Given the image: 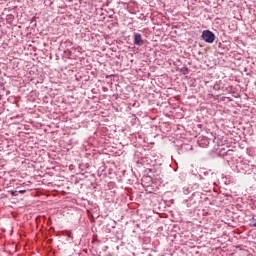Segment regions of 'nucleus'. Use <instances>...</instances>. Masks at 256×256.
Listing matches in <instances>:
<instances>
[{
  "label": "nucleus",
  "instance_id": "obj_1",
  "mask_svg": "<svg viewBox=\"0 0 256 256\" xmlns=\"http://www.w3.org/2000/svg\"><path fill=\"white\" fill-rule=\"evenodd\" d=\"M202 38L207 43H213L215 40V34L213 32H210V30H204L202 33Z\"/></svg>",
  "mask_w": 256,
  "mask_h": 256
},
{
  "label": "nucleus",
  "instance_id": "obj_2",
  "mask_svg": "<svg viewBox=\"0 0 256 256\" xmlns=\"http://www.w3.org/2000/svg\"><path fill=\"white\" fill-rule=\"evenodd\" d=\"M134 44L137 46H142L143 45V38L141 34H134Z\"/></svg>",
  "mask_w": 256,
  "mask_h": 256
},
{
  "label": "nucleus",
  "instance_id": "obj_3",
  "mask_svg": "<svg viewBox=\"0 0 256 256\" xmlns=\"http://www.w3.org/2000/svg\"><path fill=\"white\" fill-rule=\"evenodd\" d=\"M25 192H26L25 190L19 191V193L21 194H24Z\"/></svg>",
  "mask_w": 256,
  "mask_h": 256
}]
</instances>
